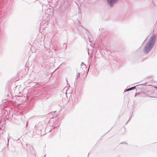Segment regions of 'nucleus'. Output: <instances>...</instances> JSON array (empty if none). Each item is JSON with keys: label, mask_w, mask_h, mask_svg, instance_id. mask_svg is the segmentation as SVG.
<instances>
[{"label": "nucleus", "mask_w": 157, "mask_h": 157, "mask_svg": "<svg viewBox=\"0 0 157 157\" xmlns=\"http://www.w3.org/2000/svg\"><path fill=\"white\" fill-rule=\"evenodd\" d=\"M135 88H136V87L135 86H134V87H131V88H130L127 90V91H129V90H131L135 89Z\"/></svg>", "instance_id": "nucleus-4"}, {"label": "nucleus", "mask_w": 157, "mask_h": 157, "mask_svg": "<svg viewBox=\"0 0 157 157\" xmlns=\"http://www.w3.org/2000/svg\"><path fill=\"white\" fill-rule=\"evenodd\" d=\"M155 39V37L153 36H152L150 39L149 42L146 44L144 49V52L146 53H147L153 48Z\"/></svg>", "instance_id": "nucleus-1"}, {"label": "nucleus", "mask_w": 157, "mask_h": 157, "mask_svg": "<svg viewBox=\"0 0 157 157\" xmlns=\"http://www.w3.org/2000/svg\"><path fill=\"white\" fill-rule=\"evenodd\" d=\"M118 0H108V2L109 4L112 6L113 4L117 2Z\"/></svg>", "instance_id": "nucleus-3"}, {"label": "nucleus", "mask_w": 157, "mask_h": 157, "mask_svg": "<svg viewBox=\"0 0 157 157\" xmlns=\"http://www.w3.org/2000/svg\"><path fill=\"white\" fill-rule=\"evenodd\" d=\"M22 91V90L21 87L18 86L16 87L14 92L15 94L18 95L21 93Z\"/></svg>", "instance_id": "nucleus-2"}, {"label": "nucleus", "mask_w": 157, "mask_h": 157, "mask_svg": "<svg viewBox=\"0 0 157 157\" xmlns=\"http://www.w3.org/2000/svg\"><path fill=\"white\" fill-rule=\"evenodd\" d=\"M80 75V73H78L77 74V78L79 77Z\"/></svg>", "instance_id": "nucleus-5"}]
</instances>
